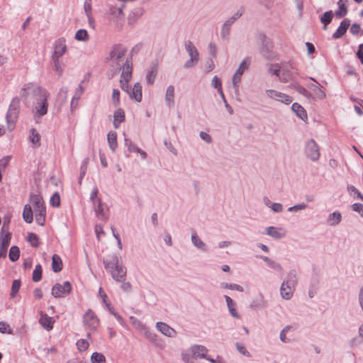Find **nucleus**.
Masks as SVG:
<instances>
[{"instance_id": "f257e3e1", "label": "nucleus", "mask_w": 363, "mask_h": 363, "mask_svg": "<svg viewBox=\"0 0 363 363\" xmlns=\"http://www.w3.org/2000/svg\"><path fill=\"white\" fill-rule=\"evenodd\" d=\"M21 96L27 106H32L34 119L38 123V120L48 113L50 94L41 86L28 83L21 89Z\"/></svg>"}, {"instance_id": "f03ea898", "label": "nucleus", "mask_w": 363, "mask_h": 363, "mask_svg": "<svg viewBox=\"0 0 363 363\" xmlns=\"http://www.w3.org/2000/svg\"><path fill=\"white\" fill-rule=\"evenodd\" d=\"M30 203L26 204L23 211V218L27 223H32L33 215L38 225H43L45 221L46 208L42 196L39 194H31Z\"/></svg>"}, {"instance_id": "7ed1b4c3", "label": "nucleus", "mask_w": 363, "mask_h": 363, "mask_svg": "<svg viewBox=\"0 0 363 363\" xmlns=\"http://www.w3.org/2000/svg\"><path fill=\"white\" fill-rule=\"evenodd\" d=\"M104 267L112 278L117 282H123L126 277V268L123 266L120 257L116 253L108 255L103 260Z\"/></svg>"}, {"instance_id": "20e7f679", "label": "nucleus", "mask_w": 363, "mask_h": 363, "mask_svg": "<svg viewBox=\"0 0 363 363\" xmlns=\"http://www.w3.org/2000/svg\"><path fill=\"white\" fill-rule=\"evenodd\" d=\"M120 70L121 71L120 86L123 91L128 94L130 89L129 88L128 82L132 77L133 72V62L131 56L125 59L123 66L120 67Z\"/></svg>"}, {"instance_id": "39448f33", "label": "nucleus", "mask_w": 363, "mask_h": 363, "mask_svg": "<svg viewBox=\"0 0 363 363\" xmlns=\"http://www.w3.org/2000/svg\"><path fill=\"white\" fill-rule=\"evenodd\" d=\"M20 112V99L15 97L12 99L6 115L7 128L9 131L14 129Z\"/></svg>"}, {"instance_id": "423d86ee", "label": "nucleus", "mask_w": 363, "mask_h": 363, "mask_svg": "<svg viewBox=\"0 0 363 363\" xmlns=\"http://www.w3.org/2000/svg\"><path fill=\"white\" fill-rule=\"evenodd\" d=\"M127 52V48L122 44H115L109 52L108 60L113 66L121 67V63L124 61V57Z\"/></svg>"}, {"instance_id": "0eeeda50", "label": "nucleus", "mask_w": 363, "mask_h": 363, "mask_svg": "<svg viewBox=\"0 0 363 363\" xmlns=\"http://www.w3.org/2000/svg\"><path fill=\"white\" fill-rule=\"evenodd\" d=\"M184 48L190 58L184 63V67L191 68L196 66L199 61V51L191 40L185 41Z\"/></svg>"}, {"instance_id": "6e6552de", "label": "nucleus", "mask_w": 363, "mask_h": 363, "mask_svg": "<svg viewBox=\"0 0 363 363\" xmlns=\"http://www.w3.org/2000/svg\"><path fill=\"white\" fill-rule=\"evenodd\" d=\"M306 157L313 162L318 160L320 153L318 144L313 139L308 140L305 144Z\"/></svg>"}, {"instance_id": "1a4fd4ad", "label": "nucleus", "mask_w": 363, "mask_h": 363, "mask_svg": "<svg viewBox=\"0 0 363 363\" xmlns=\"http://www.w3.org/2000/svg\"><path fill=\"white\" fill-rule=\"evenodd\" d=\"M83 322L84 327L92 331H95L99 325V319L91 309H89L84 315Z\"/></svg>"}, {"instance_id": "9d476101", "label": "nucleus", "mask_w": 363, "mask_h": 363, "mask_svg": "<svg viewBox=\"0 0 363 363\" xmlns=\"http://www.w3.org/2000/svg\"><path fill=\"white\" fill-rule=\"evenodd\" d=\"M280 80L286 82L292 79L296 74L293 64L290 62L281 63L279 65Z\"/></svg>"}, {"instance_id": "9b49d317", "label": "nucleus", "mask_w": 363, "mask_h": 363, "mask_svg": "<svg viewBox=\"0 0 363 363\" xmlns=\"http://www.w3.org/2000/svg\"><path fill=\"white\" fill-rule=\"evenodd\" d=\"M72 286L69 281H65L63 284H56L52 289V295L55 298L63 297L70 293Z\"/></svg>"}, {"instance_id": "f8f14e48", "label": "nucleus", "mask_w": 363, "mask_h": 363, "mask_svg": "<svg viewBox=\"0 0 363 363\" xmlns=\"http://www.w3.org/2000/svg\"><path fill=\"white\" fill-rule=\"evenodd\" d=\"M67 45L65 38H59L53 44V52L51 58L61 59L67 51Z\"/></svg>"}, {"instance_id": "ddd939ff", "label": "nucleus", "mask_w": 363, "mask_h": 363, "mask_svg": "<svg viewBox=\"0 0 363 363\" xmlns=\"http://www.w3.org/2000/svg\"><path fill=\"white\" fill-rule=\"evenodd\" d=\"M266 94L268 97L285 104H289L293 101L291 96L276 90L267 89L266 90Z\"/></svg>"}, {"instance_id": "4468645a", "label": "nucleus", "mask_w": 363, "mask_h": 363, "mask_svg": "<svg viewBox=\"0 0 363 363\" xmlns=\"http://www.w3.org/2000/svg\"><path fill=\"white\" fill-rule=\"evenodd\" d=\"M97 218L100 220H106L109 216V208L101 199H97V203L94 205Z\"/></svg>"}, {"instance_id": "2eb2a0df", "label": "nucleus", "mask_w": 363, "mask_h": 363, "mask_svg": "<svg viewBox=\"0 0 363 363\" xmlns=\"http://www.w3.org/2000/svg\"><path fill=\"white\" fill-rule=\"evenodd\" d=\"M310 79L315 82L316 84H308L307 86L312 91V95L313 99L317 98L318 99H323L326 97V94L321 89L320 84L313 77H310Z\"/></svg>"}, {"instance_id": "dca6fc26", "label": "nucleus", "mask_w": 363, "mask_h": 363, "mask_svg": "<svg viewBox=\"0 0 363 363\" xmlns=\"http://www.w3.org/2000/svg\"><path fill=\"white\" fill-rule=\"evenodd\" d=\"M350 25V21L347 18L344 19L341 23L337 30L333 34V38L339 39L342 38L347 32Z\"/></svg>"}, {"instance_id": "f3484780", "label": "nucleus", "mask_w": 363, "mask_h": 363, "mask_svg": "<svg viewBox=\"0 0 363 363\" xmlns=\"http://www.w3.org/2000/svg\"><path fill=\"white\" fill-rule=\"evenodd\" d=\"M207 349L203 345H194L190 349L192 358H207L206 352Z\"/></svg>"}, {"instance_id": "a211bd4d", "label": "nucleus", "mask_w": 363, "mask_h": 363, "mask_svg": "<svg viewBox=\"0 0 363 363\" xmlns=\"http://www.w3.org/2000/svg\"><path fill=\"white\" fill-rule=\"evenodd\" d=\"M285 228H265L262 234L269 235L274 239H280L286 235Z\"/></svg>"}, {"instance_id": "6ab92c4d", "label": "nucleus", "mask_w": 363, "mask_h": 363, "mask_svg": "<svg viewBox=\"0 0 363 363\" xmlns=\"http://www.w3.org/2000/svg\"><path fill=\"white\" fill-rule=\"evenodd\" d=\"M128 95L131 99L140 102L142 100V86L140 84L135 83L133 87L130 89Z\"/></svg>"}, {"instance_id": "aec40b11", "label": "nucleus", "mask_w": 363, "mask_h": 363, "mask_svg": "<svg viewBox=\"0 0 363 363\" xmlns=\"http://www.w3.org/2000/svg\"><path fill=\"white\" fill-rule=\"evenodd\" d=\"M297 282L298 279L296 272L294 269H291L287 273L286 277L282 284L296 289Z\"/></svg>"}, {"instance_id": "412c9836", "label": "nucleus", "mask_w": 363, "mask_h": 363, "mask_svg": "<svg viewBox=\"0 0 363 363\" xmlns=\"http://www.w3.org/2000/svg\"><path fill=\"white\" fill-rule=\"evenodd\" d=\"M156 328L160 332L167 337H174L176 335V331L164 323L157 322Z\"/></svg>"}, {"instance_id": "4be33fe9", "label": "nucleus", "mask_w": 363, "mask_h": 363, "mask_svg": "<svg viewBox=\"0 0 363 363\" xmlns=\"http://www.w3.org/2000/svg\"><path fill=\"white\" fill-rule=\"evenodd\" d=\"M40 318L39 320L40 324L47 330H50L53 328V323L55 322L52 317L48 316L47 314L43 312L40 313Z\"/></svg>"}, {"instance_id": "5701e85b", "label": "nucleus", "mask_w": 363, "mask_h": 363, "mask_svg": "<svg viewBox=\"0 0 363 363\" xmlns=\"http://www.w3.org/2000/svg\"><path fill=\"white\" fill-rule=\"evenodd\" d=\"M11 240V233L6 228L0 231V246L9 247Z\"/></svg>"}, {"instance_id": "b1692460", "label": "nucleus", "mask_w": 363, "mask_h": 363, "mask_svg": "<svg viewBox=\"0 0 363 363\" xmlns=\"http://www.w3.org/2000/svg\"><path fill=\"white\" fill-rule=\"evenodd\" d=\"M225 299L227 303V306L229 311L230 314L235 318H240V315L236 311V303L234 301L228 296L225 295Z\"/></svg>"}, {"instance_id": "393cba45", "label": "nucleus", "mask_w": 363, "mask_h": 363, "mask_svg": "<svg viewBox=\"0 0 363 363\" xmlns=\"http://www.w3.org/2000/svg\"><path fill=\"white\" fill-rule=\"evenodd\" d=\"M165 101L168 107L171 108L174 105V86L169 85L167 86L165 94Z\"/></svg>"}, {"instance_id": "a878e982", "label": "nucleus", "mask_w": 363, "mask_h": 363, "mask_svg": "<svg viewBox=\"0 0 363 363\" xmlns=\"http://www.w3.org/2000/svg\"><path fill=\"white\" fill-rule=\"evenodd\" d=\"M113 126L118 128L120 124L125 121V112L122 108H118L113 113Z\"/></svg>"}, {"instance_id": "bb28decb", "label": "nucleus", "mask_w": 363, "mask_h": 363, "mask_svg": "<svg viewBox=\"0 0 363 363\" xmlns=\"http://www.w3.org/2000/svg\"><path fill=\"white\" fill-rule=\"evenodd\" d=\"M260 257L263 261L266 262L269 267L274 269V271L277 272H281L283 271L281 265L277 261L266 256H261Z\"/></svg>"}, {"instance_id": "cd10ccee", "label": "nucleus", "mask_w": 363, "mask_h": 363, "mask_svg": "<svg viewBox=\"0 0 363 363\" xmlns=\"http://www.w3.org/2000/svg\"><path fill=\"white\" fill-rule=\"evenodd\" d=\"M291 110L296 113V115L303 121H306L308 118L307 113L306 110L298 103H294L291 106Z\"/></svg>"}, {"instance_id": "c85d7f7f", "label": "nucleus", "mask_w": 363, "mask_h": 363, "mask_svg": "<svg viewBox=\"0 0 363 363\" xmlns=\"http://www.w3.org/2000/svg\"><path fill=\"white\" fill-rule=\"evenodd\" d=\"M294 290L295 289L281 284L280 287V294L282 298L285 300H290L294 295Z\"/></svg>"}, {"instance_id": "c756f323", "label": "nucleus", "mask_w": 363, "mask_h": 363, "mask_svg": "<svg viewBox=\"0 0 363 363\" xmlns=\"http://www.w3.org/2000/svg\"><path fill=\"white\" fill-rule=\"evenodd\" d=\"M158 65L157 64H153L150 69L147 71L146 74V80L147 84H153L155 82V79L157 74Z\"/></svg>"}, {"instance_id": "7c9ffc66", "label": "nucleus", "mask_w": 363, "mask_h": 363, "mask_svg": "<svg viewBox=\"0 0 363 363\" xmlns=\"http://www.w3.org/2000/svg\"><path fill=\"white\" fill-rule=\"evenodd\" d=\"M191 241L194 245L199 250L203 252H206L208 250L206 245L200 239L196 233H192Z\"/></svg>"}, {"instance_id": "2f4dec72", "label": "nucleus", "mask_w": 363, "mask_h": 363, "mask_svg": "<svg viewBox=\"0 0 363 363\" xmlns=\"http://www.w3.org/2000/svg\"><path fill=\"white\" fill-rule=\"evenodd\" d=\"M260 40L262 42V54L267 58L271 57V55L268 54L271 48V43L269 40H267V36L264 34L260 35Z\"/></svg>"}, {"instance_id": "473e14b6", "label": "nucleus", "mask_w": 363, "mask_h": 363, "mask_svg": "<svg viewBox=\"0 0 363 363\" xmlns=\"http://www.w3.org/2000/svg\"><path fill=\"white\" fill-rule=\"evenodd\" d=\"M83 91H84V88L81 84H79L78 86V87L76 89L74 94L72 101H71L70 106H71L72 109H74L77 106L78 100L80 99Z\"/></svg>"}, {"instance_id": "72a5a7b5", "label": "nucleus", "mask_w": 363, "mask_h": 363, "mask_svg": "<svg viewBox=\"0 0 363 363\" xmlns=\"http://www.w3.org/2000/svg\"><path fill=\"white\" fill-rule=\"evenodd\" d=\"M267 305V301L264 299L262 294H259L257 299L253 301L250 307L253 309L257 310L265 308Z\"/></svg>"}, {"instance_id": "f704fd0d", "label": "nucleus", "mask_w": 363, "mask_h": 363, "mask_svg": "<svg viewBox=\"0 0 363 363\" xmlns=\"http://www.w3.org/2000/svg\"><path fill=\"white\" fill-rule=\"evenodd\" d=\"M342 215L339 211H335L328 216L327 222L329 225H336L341 221Z\"/></svg>"}, {"instance_id": "c9c22d12", "label": "nucleus", "mask_w": 363, "mask_h": 363, "mask_svg": "<svg viewBox=\"0 0 363 363\" xmlns=\"http://www.w3.org/2000/svg\"><path fill=\"white\" fill-rule=\"evenodd\" d=\"M233 23H232L230 21L227 20L223 24L220 30V36L223 39L228 40L229 35L230 33V28Z\"/></svg>"}, {"instance_id": "e433bc0d", "label": "nucleus", "mask_w": 363, "mask_h": 363, "mask_svg": "<svg viewBox=\"0 0 363 363\" xmlns=\"http://www.w3.org/2000/svg\"><path fill=\"white\" fill-rule=\"evenodd\" d=\"M107 140L110 149L114 152L118 147L117 134L113 131H111L107 135Z\"/></svg>"}, {"instance_id": "4c0bfd02", "label": "nucleus", "mask_w": 363, "mask_h": 363, "mask_svg": "<svg viewBox=\"0 0 363 363\" xmlns=\"http://www.w3.org/2000/svg\"><path fill=\"white\" fill-rule=\"evenodd\" d=\"M52 268L55 272H59L62 269V259L57 255H54L52 257Z\"/></svg>"}, {"instance_id": "58836bf2", "label": "nucleus", "mask_w": 363, "mask_h": 363, "mask_svg": "<svg viewBox=\"0 0 363 363\" xmlns=\"http://www.w3.org/2000/svg\"><path fill=\"white\" fill-rule=\"evenodd\" d=\"M142 16V11L139 9L131 11L128 16V23L133 26Z\"/></svg>"}, {"instance_id": "ea45409f", "label": "nucleus", "mask_w": 363, "mask_h": 363, "mask_svg": "<svg viewBox=\"0 0 363 363\" xmlns=\"http://www.w3.org/2000/svg\"><path fill=\"white\" fill-rule=\"evenodd\" d=\"M333 17V13L332 11L325 12L320 17V22L323 24V28L326 29L327 26L330 23Z\"/></svg>"}, {"instance_id": "a19ab883", "label": "nucleus", "mask_w": 363, "mask_h": 363, "mask_svg": "<svg viewBox=\"0 0 363 363\" xmlns=\"http://www.w3.org/2000/svg\"><path fill=\"white\" fill-rule=\"evenodd\" d=\"M40 136L39 133L34 129L30 130V134L29 135V141L35 146H40Z\"/></svg>"}, {"instance_id": "79ce46f5", "label": "nucleus", "mask_w": 363, "mask_h": 363, "mask_svg": "<svg viewBox=\"0 0 363 363\" xmlns=\"http://www.w3.org/2000/svg\"><path fill=\"white\" fill-rule=\"evenodd\" d=\"M20 257V250L17 246H12L10 248L9 257L11 262H16L19 259Z\"/></svg>"}, {"instance_id": "37998d69", "label": "nucleus", "mask_w": 363, "mask_h": 363, "mask_svg": "<svg viewBox=\"0 0 363 363\" xmlns=\"http://www.w3.org/2000/svg\"><path fill=\"white\" fill-rule=\"evenodd\" d=\"M91 363H106V357L102 354L97 352L92 353L91 356Z\"/></svg>"}, {"instance_id": "c03bdc74", "label": "nucleus", "mask_w": 363, "mask_h": 363, "mask_svg": "<svg viewBox=\"0 0 363 363\" xmlns=\"http://www.w3.org/2000/svg\"><path fill=\"white\" fill-rule=\"evenodd\" d=\"M294 87L298 93L303 95L306 99L310 100L313 99V96L312 95V94L308 91L304 87L301 86L299 84H295Z\"/></svg>"}, {"instance_id": "a18cd8bd", "label": "nucleus", "mask_w": 363, "mask_h": 363, "mask_svg": "<svg viewBox=\"0 0 363 363\" xmlns=\"http://www.w3.org/2000/svg\"><path fill=\"white\" fill-rule=\"evenodd\" d=\"M54 65V70L59 75L61 76L63 73L62 61L61 59L51 58Z\"/></svg>"}, {"instance_id": "49530a36", "label": "nucleus", "mask_w": 363, "mask_h": 363, "mask_svg": "<svg viewBox=\"0 0 363 363\" xmlns=\"http://www.w3.org/2000/svg\"><path fill=\"white\" fill-rule=\"evenodd\" d=\"M338 4V9L335 11V15L338 18H342L345 16H346L347 13V9L346 6L342 3V0H339L337 2Z\"/></svg>"}, {"instance_id": "de8ad7c7", "label": "nucleus", "mask_w": 363, "mask_h": 363, "mask_svg": "<svg viewBox=\"0 0 363 363\" xmlns=\"http://www.w3.org/2000/svg\"><path fill=\"white\" fill-rule=\"evenodd\" d=\"M42 267L40 264H37L33 272V281L35 282L39 281L42 278Z\"/></svg>"}, {"instance_id": "09e8293b", "label": "nucleus", "mask_w": 363, "mask_h": 363, "mask_svg": "<svg viewBox=\"0 0 363 363\" xmlns=\"http://www.w3.org/2000/svg\"><path fill=\"white\" fill-rule=\"evenodd\" d=\"M21 287V281L19 279H15L13 281L10 296L14 298L18 292Z\"/></svg>"}, {"instance_id": "8fccbe9b", "label": "nucleus", "mask_w": 363, "mask_h": 363, "mask_svg": "<svg viewBox=\"0 0 363 363\" xmlns=\"http://www.w3.org/2000/svg\"><path fill=\"white\" fill-rule=\"evenodd\" d=\"M291 329V325H286L280 332L279 338L282 342L288 343L290 340L286 337V333Z\"/></svg>"}, {"instance_id": "3c124183", "label": "nucleus", "mask_w": 363, "mask_h": 363, "mask_svg": "<svg viewBox=\"0 0 363 363\" xmlns=\"http://www.w3.org/2000/svg\"><path fill=\"white\" fill-rule=\"evenodd\" d=\"M88 38V33L85 29H80L75 34V39L77 40L85 42Z\"/></svg>"}, {"instance_id": "603ef678", "label": "nucleus", "mask_w": 363, "mask_h": 363, "mask_svg": "<svg viewBox=\"0 0 363 363\" xmlns=\"http://www.w3.org/2000/svg\"><path fill=\"white\" fill-rule=\"evenodd\" d=\"M125 145L128 148V150L130 152H139L140 147H138L130 139H128L127 138H125Z\"/></svg>"}, {"instance_id": "864d4df0", "label": "nucleus", "mask_w": 363, "mask_h": 363, "mask_svg": "<svg viewBox=\"0 0 363 363\" xmlns=\"http://www.w3.org/2000/svg\"><path fill=\"white\" fill-rule=\"evenodd\" d=\"M220 286L224 289H229L231 290H236L240 292L244 291V289L242 286L237 284H228V283H221Z\"/></svg>"}, {"instance_id": "5fc2aeb1", "label": "nucleus", "mask_w": 363, "mask_h": 363, "mask_svg": "<svg viewBox=\"0 0 363 363\" xmlns=\"http://www.w3.org/2000/svg\"><path fill=\"white\" fill-rule=\"evenodd\" d=\"M27 241L33 247H36L39 245L38 237L35 233H28L27 236Z\"/></svg>"}, {"instance_id": "6e6d98bb", "label": "nucleus", "mask_w": 363, "mask_h": 363, "mask_svg": "<svg viewBox=\"0 0 363 363\" xmlns=\"http://www.w3.org/2000/svg\"><path fill=\"white\" fill-rule=\"evenodd\" d=\"M89 158H85L84 161L82 162L81 167H80V173H79V183L82 182V180L83 177L86 174V172L87 169V165H88Z\"/></svg>"}, {"instance_id": "4d7b16f0", "label": "nucleus", "mask_w": 363, "mask_h": 363, "mask_svg": "<svg viewBox=\"0 0 363 363\" xmlns=\"http://www.w3.org/2000/svg\"><path fill=\"white\" fill-rule=\"evenodd\" d=\"M347 191L349 192L350 194H355L356 195V198L357 199H359L362 201H363V195L360 193V191L354 186L352 185H348L347 186Z\"/></svg>"}, {"instance_id": "13d9d810", "label": "nucleus", "mask_w": 363, "mask_h": 363, "mask_svg": "<svg viewBox=\"0 0 363 363\" xmlns=\"http://www.w3.org/2000/svg\"><path fill=\"white\" fill-rule=\"evenodd\" d=\"M250 66V61L248 59L243 60L241 63L240 64L238 68L237 69L236 72H239L242 74L246 70L248 69Z\"/></svg>"}, {"instance_id": "bf43d9fd", "label": "nucleus", "mask_w": 363, "mask_h": 363, "mask_svg": "<svg viewBox=\"0 0 363 363\" xmlns=\"http://www.w3.org/2000/svg\"><path fill=\"white\" fill-rule=\"evenodd\" d=\"M112 102L115 107H117L120 105V91L118 89H113L112 96H111Z\"/></svg>"}, {"instance_id": "052dcab7", "label": "nucleus", "mask_w": 363, "mask_h": 363, "mask_svg": "<svg viewBox=\"0 0 363 363\" xmlns=\"http://www.w3.org/2000/svg\"><path fill=\"white\" fill-rule=\"evenodd\" d=\"M77 349L80 351V352H84L85 350H86L89 347V342L87 340H84V339H80L77 342Z\"/></svg>"}, {"instance_id": "680f3d73", "label": "nucleus", "mask_w": 363, "mask_h": 363, "mask_svg": "<svg viewBox=\"0 0 363 363\" xmlns=\"http://www.w3.org/2000/svg\"><path fill=\"white\" fill-rule=\"evenodd\" d=\"M50 203L53 207H59L60 205V196L57 192H55L50 199Z\"/></svg>"}, {"instance_id": "e2e57ef3", "label": "nucleus", "mask_w": 363, "mask_h": 363, "mask_svg": "<svg viewBox=\"0 0 363 363\" xmlns=\"http://www.w3.org/2000/svg\"><path fill=\"white\" fill-rule=\"evenodd\" d=\"M98 193H99L98 188L96 186H94L92 188L91 194H90V200L91 201L93 205H96V203H97V199H99L98 198Z\"/></svg>"}, {"instance_id": "0e129e2a", "label": "nucleus", "mask_w": 363, "mask_h": 363, "mask_svg": "<svg viewBox=\"0 0 363 363\" xmlns=\"http://www.w3.org/2000/svg\"><path fill=\"white\" fill-rule=\"evenodd\" d=\"M84 12L88 17L90 18L91 14V0H85L84 4Z\"/></svg>"}, {"instance_id": "69168bd1", "label": "nucleus", "mask_w": 363, "mask_h": 363, "mask_svg": "<svg viewBox=\"0 0 363 363\" xmlns=\"http://www.w3.org/2000/svg\"><path fill=\"white\" fill-rule=\"evenodd\" d=\"M236 348L238 350V352L243 354L244 356L250 357V353L247 351V350L246 349L243 344L237 342Z\"/></svg>"}, {"instance_id": "338daca9", "label": "nucleus", "mask_w": 363, "mask_h": 363, "mask_svg": "<svg viewBox=\"0 0 363 363\" xmlns=\"http://www.w3.org/2000/svg\"><path fill=\"white\" fill-rule=\"evenodd\" d=\"M211 86L219 91L222 89L221 80L217 76L213 77L211 81Z\"/></svg>"}, {"instance_id": "774afa93", "label": "nucleus", "mask_w": 363, "mask_h": 363, "mask_svg": "<svg viewBox=\"0 0 363 363\" xmlns=\"http://www.w3.org/2000/svg\"><path fill=\"white\" fill-rule=\"evenodd\" d=\"M352 211L357 212L363 217V204L362 203H354L351 206Z\"/></svg>"}]
</instances>
